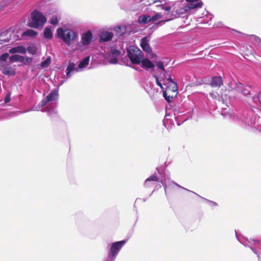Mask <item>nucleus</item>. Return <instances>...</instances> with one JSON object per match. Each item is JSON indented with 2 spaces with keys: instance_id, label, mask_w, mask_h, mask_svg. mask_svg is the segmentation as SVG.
<instances>
[{
  "instance_id": "1",
  "label": "nucleus",
  "mask_w": 261,
  "mask_h": 261,
  "mask_svg": "<svg viewBox=\"0 0 261 261\" xmlns=\"http://www.w3.org/2000/svg\"><path fill=\"white\" fill-rule=\"evenodd\" d=\"M167 63L165 61H160L156 63V66L158 70H160V74L158 75L154 74V77L155 79L156 84L160 87L163 91L164 97L168 101L169 98L173 96L172 94L168 96L170 92L175 93L176 94L178 91V87L177 83L174 81L172 77V75L169 71L165 70V66Z\"/></svg>"
},
{
  "instance_id": "2",
  "label": "nucleus",
  "mask_w": 261,
  "mask_h": 261,
  "mask_svg": "<svg viewBox=\"0 0 261 261\" xmlns=\"http://www.w3.org/2000/svg\"><path fill=\"white\" fill-rule=\"evenodd\" d=\"M127 56L133 64H140L148 69L154 67V64L148 59H144L143 53L137 47L130 46L127 49Z\"/></svg>"
},
{
  "instance_id": "3",
  "label": "nucleus",
  "mask_w": 261,
  "mask_h": 261,
  "mask_svg": "<svg viewBox=\"0 0 261 261\" xmlns=\"http://www.w3.org/2000/svg\"><path fill=\"white\" fill-rule=\"evenodd\" d=\"M236 236L239 242L244 246L249 247L261 261V239L249 240L243 236H239L236 231Z\"/></svg>"
},
{
  "instance_id": "4",
  "label": "nucleus",
  "mask_w": 261,
  "mask_h": 261,
  "mask_svg": "<svg viewBox=\"0 0 261 261\" xmlns=\"http://www.w3.org/2000/svg\"><path fill=\"white\" fill-rule=\"evenodd\" d=\"M57 34L58 37L61 38L68 46H70L72 41L76 40L78 36L77 34L73 30L62 28L57 29Z\"/></svg>"
},
{
  "instance_id": "5",
  "label": "nucleus",
  "mask_w": 261,
  "mask_h": 261,
  "mask_svg": "<svg viewBox=\"0 0 261 261\" xmlns=\"http://www.w3.org/2000/svg\"><path fill=\"white\" fill-rule=\"evenodd\" d=\"M46 21V19L42 13L37 10H34L31 13V20L28 25L33 28H41Z\"/></svg>"
},
{
  "instance_id": "6",
  "label": "nucleus",
  "mask_w": 261,
  "mask_h": 261,
  "mask_svg": "<svg viewBox=\"0 0 261 261\" xmlns=\"http://www.w3.org/2000/svg\"><path fill=\"white\" fill-rule=\"evenodd\" d=\"M90 56H88L84 58L79 63L78 67H76L75 65L73 62H69L66 69V77L70 78L76 72L79 71V69H82L86 67L89 63Z\"/></svg>"
},
{
  "instance_id": "7",
  "label": "nucleus",
  "mask_w": 261,
  "mask_h": 261,
  "mask_svg": "<svg viewBox=\"0 0 261 261\" xmlns=\"http://www.w3.org/2000/svg\"><path fill=\"white\" fill-rule=\"evenodd\" d=\"M126 242V241L123 240L112 243L108 252V257L106 260L108 261H115L119 251L124 245Z\"/></svg>"
},
{
  "instance_id": "8",
  "label": "nucleus",
  "mask_w": 261,
  "mask_h": 261,
  "mask_svg": "<svg viewBox=\"0 0 261 261\" xmlns=\"http://www.w3.org/2000/svg\"><path fill=\"white\" fill-rule=\"evenodd\" d=\"M160 182H161L162 184V185L164 187L166 195H167L166 191H167V188H172V187L173 186H177L180 188L183 189L186 191L191 192V191L189 190L188 189H187L181 187V186L178 185L177 184L175 183L173 181L171 180L170 179V178H169L168 177H165L164 180H160ZM191 192H192L191 191Z\"/></svg>"
},
{
  "instance_id": "9",
  "label": "nucleus",
  "mask_w": 261,
  "mask_h": 261,
  "mask_svg": "<svg viewBox=\"0 0 261 261\" xmlns=\"http://www.w3.org/2000/svg\"><path fill=\"white\" fill-rule=\"evenodd\" d=\"M188 11L186 5L185 4H182L179 2L175 3L173 8V12H175V14L179 16H181Z\"/></svg>"
},
{
  "instance_id": "10",
  "label": "nucleus",
  "mask_w": 261,
  "mask_h": 261,
  "mask_svg": "<svg viewBox=\"0 0 261 261\" xmlns=\"http://www.w3.org/2000/svg\"><path fill=\"white\" fill-rule=\"evenodd\" d=\"M120 54V51L116 49L112 48L108 55V61L112 64H117L118 58Z\"/></svg>"
},
{
  "instance_id": "11",
  "label": "nucleus",
  "mask_w": 261,
  "mask_h": 261,
  "mask_svg": "<svg viewBox=\"0 0 261 261\" xmlns=\"http://www.w3.org/2000/svg\"><path fill=\"white\" fill-rule=\"evenodd\" d=\"M92 38L91 32L88 31L82 35L81 43L83 46H88L92 42Z\"/></svg>"
},
{
  "instance_id": "12",
  "label": "nucleus",
  "mask_w": 261,
  "mask_h": 261,
  "mask_svg": "<svg viewBox=\"0 0 261 261\" xmlns=\"http://www.w3.org/2000/svg\"><path fill=\"white\" fill-rule=\"evenodd\" d=\"M233 88L238 91L241 92L245 96H247L250 93V88L248 87H244L243 84L241 83H236Z\"/></svg>"
},
{
  "instance_id": "13",
  "label": "nucleus",
  "mask_w": 261,
  "mask_h": 261,
  "mask_svg": "<svg viewBox=\"0 0 261 261\" xmlns=\"http://www.w3.org/2000/svg\"><path fill=\"white\" fill-rule=\"evenodd\" d=\"M56 108L57 105L52 103L46 108H43L42 111L46 112L48 115L50 117H54L57 114Z\"/></svg>"
},
{
  "instance_id": "14",
  "label": "nucleus",
  "mask_w": 261,
  "mask_h": 261,
  "mask_svg": "<svg viewBox=\"0 0 261 261\" xmlns=\"http://www.w3.org/2000/svg\"><path fill=\"white\" fill-rule=\"evenodd\" d=\"M37 35L38 33L36 31L32 29H28L22 33L21 37L25 40H29Z\"/></svg>"
},
{
  "instance_id": "15",
  "label": "nucleus",
  "mask_w": 261,
  "mask_h": 261,
  "mask_svg": "<svg viewBox=\"0 0 261 261\" xmlns=\"http://www.w3.org/2000/svg\"><path fill=\"white\" fill-rule=\"evenodd\" d=\"M113 37V34L112 32H102L99 35V41L100 42H107L111 40Z\"/></svg>"
},
{
  "instance_id": "16",
  "label": "nucleus",
  "mask_w": 261,
  "mask_h": 261,
  "mask_svg": "<svg viewBox=\"0 0 261 261\" xmlns=\"http://www.w3.org/2000/svg\"><path fill=\"white\" fill-rule=\"evenodd\" d=\"M153 181H160V180L158 178L156 174L150 176L145 180L144 184V187L146 188H150L153 185Z\"/></svg>"
},
{
  "instance_id": "17",
  "label": "nucleus",
  "mask_w": 261,
  "mask_h": 261,
  "mask_svg": "<svg viewBox=\"0 0 261 261\" xmlns=\"http://www.w3.org/2000/svg\"><path fill=\"white\" fill-rule=\"evenodd\" d=\"M149 39L147 37H144L141 40L140 45L144 51L147 53L151 51V49L149 45Z\"/></svg>"
},
{
  "instance_id": "18",
  "label": "nucleus",
  "mask_w": 261,
  "mask_h": 261,
  "mask_svg": "<svg viewBox=\"0 0 261 261\" xmlns=\"http://www.w3.org/2000/svg\"><path fill=\"white\" fill-rule=\"evenodd\" d=\"M2 72L3 74L10 76L15 74V69L10 66H5L2 68Z\"/></svg>"
},
{
  "instance_id": "19",
  "label": "nucleus",
  "mask_w": 261,
  "mask_h": 261,
  "mask_svg": "<svg viewBox=\"0 0 261 261\" xmlns=\"http://www.w3.org/2000/svg\"><path fill=\"white\" fill-rule=\"evenodd\" d=\"M223 84V80L221 76H214L212 77L211 86L213 87H220Z\"/></svg>"
},
{
  "instance_id": "20",
  "label": "nucleus",
  "mask_w": 261,
  "mask_h": 261,
  "mask_svg": "<svg viewBox=\"0 0 261 261\" xmlns=\"http://www.w3.org/2000/svg\"><path fill=\"white\" fill-rule=\"evenodd\" d=\"M9 51L12 54L15 53L25 54L27 53V49L23 46L20 45L11 48Z\"/></svg>"
},
{
  "instance_id": "21",
  "label": "nucleus",
  "mask_w": 261,
  "mask_h": 261,
  "mask_svg": "<svg viewBox=\"0 0 261 261\" xmlns=\"http://www.w3.org/2000/svg\"><path fill=\"white\" fill-rule=\"evenodd\" d=\"M189 3V4H186L188 11L201 8L203 5V3L201 1H199L196 3H194L195 2Z\"/></svg>"
},
{
  "instance_id": "22",
  "label": "nucleus",
  "mask_w": 261,
  "mask_h": 261,
  "mask_svg": "<svg viewBox=\"0 0 261 261\" xmlns=\"http://www.w3.org/2000/svg\"><path fill=\"white\" fill-rule=\"evenodd\" d=\"M58 98V92L57 90H55L51 92L46 97V99L47 100L48 102L54 100H56Z\"/></svg>"
},
{
  "instance_id": "23",
  "label": "nucleus",
  "mask_w": 261,
  "mask_h": 261,
  "mask_svg": "<svg viewBox=\"0 0 261 261\" xmlns=\"http://www.w3.org/2000/svg\"><path fill=\"white\" fill-rule=\"evenodd\" d=\"M8 32L7 31L3 32L0 34V43L1 44L7 43L9 41L10 37L7 36Z\"/></svg>"
},
{
  "instance_id": "24",
  "label": "nucleus",
  "mask_w": 261,
  "mask_h": 261,
  "mask_svg": "<svg viewBox=\"0 0 261 261\" xmlns=\"http://www.w3.org/2000/svg\"><path fill=\"white\" fill-rule=\"evenodd\" d=\"M151 20L150 16L147 15L140 16L138 19V22L140 24H146Z\"/></svg>"
},
{
  "instance_id": "25",
  "label": "nucleus",
  "mask_w": 261,
  "mask_h": 261,
  "mask_svg": "<svg viewBox=\"0 0 261 261\" xmlns=\"http://www.w3.org/2000/svg\"><path fill=\"white\" fill-rule=\"evenodd\" d=\"M48 102L46 98L42 99L41 102L38 105V106L33 109L34 111H42L41 109Z\"/></svg>"
},
{
  "instance_id": "26",
  "label": "nucleus",
  "mask_w": 261,
  "mask_h": 261,
  "mask_svg": "<svg viewBox=\"0 0 261 261\" xmlns=\"http://www.w3.org/2000/svg\"><path fill=\"white\" fill-rule=\"evenodd\" d=\"M44 36L47 39H50L53 37V32L50 28H45L44 31Z\"/></svg>"
},
{
  "instance_id": "27",
  "label": "nucleus",
  "mask_w": 261,
  "mask_h": 261,
  "mask_svg": "<svg viewBox=\"0 0 261 261\" xmlns=\"http://www.w3.org/2000/svg\"><path fill=\"white\" fill-rule=\"evenodd\" d=\"M192 193H194L195 194H196L197 196H199V197H200V196H199V195H198V194H197L196 193H194V192H193ZM200 197H201L202 199H203V200H204V201H205V202H206V203H207V204H208L210 206H211V207L216 206H217V205H218V204H217V203H216V202H214V201H211V200H208V199H206V198H203V197H201V196H200Z\"/></svg>"
},
{
  "instance_id": "28",
  "label": "nucleus",
  "mask_w": 261,
  "mask_h": 261,
  "mask_svg": "<svg viewBox=\"0 0 261 261\" xmlns=\"http://www.w3.org/2000/svg\"><path fill=\"white\" fill-rule=\"evenodd\" d=\"M51 62V60L49 57L47 58L45 60L42 62L40 65L42 68H47Z\"/></svg>"
},
{
  "instance_id": "29",
  "label": "nucleus",
  "mask_w": 261,
  "mask_h": 261,
  "mask_svg": "<svg viewBox=\"0 0 261 261\" xmlns=\"http://www.w3.org/2000/svg\"><path fill=\"white\" fill-rule=\"evenodd\" d=\"M245 122L248 125H252L255 123V120L253 119V118L252 117H249L247 116L245 120Z\"/></svg>"
},
{
  "instance_id": "30",
  "label": "nucleus",
  "mask_w": 261,
  "mask_h": 261,
  "mask_svg": "<svg viewBox=\"0 0 261 261\" xmlns=\"http://www.w3.org/2000/svg\"><path fill=\"white\" fill-rule=\"evenodd\" d=\"M28 52L34 55H35L36 54V52H37V48L35 46H34V45H32V46H29L28 47Z\"/></svg>"
},
{
  "instance_id": "31",
  "label": "nucleus",
  "mask_w": 261,
  "mask_h": 261,
  "mask_svg": "<svg viewBox=\"0 0 261 261\" xmlns=\"http://www.w3.org/2000/svg\"><path fill=\"white\" fill-rule=\"evenodd\" d=\"M59 19L57 15H53L49 22L53 25H56L58 23Z\"/></svg>"
},
{
  "instance_id": "32",
  "label": "nucleus",
  "mask_w": 261,
  "mask_h": 261,
  "mask_svg": "<svg viewBox=\"0 0 261 261\" xmlns=\"http://www.w3.org/2000/svg\"><path fill=\"white\" fill-rule=\"evenodd\" d=\"M9 59V55L8 53H5L0 56V62H6Z\"/></svg>"
},
{
  "instance_id": "33",
  "label": "nucleus",
  "mask_w": 261,
  "mask_h": 261,
  "mask_svg": "<svg viewBox=\"0 0 261 261\" xmlns=\"http://www.w3.org/2000/svg\"><path fill=\"white\" fill-rule=\"evenodd\" d=\"M33 60V58L29 57H23V63L28 65L30 64Z\"/></svg>"
},
{
  "instance_id": "34",
  "label": "nucleus",
  "mask_w": 261,
  "mask_h": 261,
  "mask_svg": "<svg viewBox=\"0 0 261 261\" xmlns=\"http://www.w3.org/2000/svg\"><path fill=\"white\" fill-rule=\"evenodd\" d=\"M253 100L255 102L258 101L261 104V93H258L257 96L253 97Z\"/></svg>"
},
{
  "instance_id": "35",
  "label": "nucleus",
  "mask_w": 261,
  "mask_h": 261,
  "mask_svg": "<svg viewBox=\"0 0 261 261\" xmlns=\"http://www.w3.org/2000/svg\"><path fill=\"white\" fill-rule=\"evenodd\" d=\"M11 99V93L8 92L7 95H6L5 99H4V102L5 103H7L10 101Z\"/></svg>"
},
{
  "instance_id": "36",
  "label": "nucleus",
  "mask_w": 261,
  "mask_h": 261,
  "mask_svg": "<svg viewBox=\"0 0 261 261\" xmlns=\"http://www.w3.org/2000/svg\"><path fill=\"white\" fill-rule=\"evenodd\" d=\"M16 62H19L23 63V57L20 55H18V56L16 57Z\"/></svg>"
},
{
  "instance_id": "37",
  "label": "nucleus",
  "mask_w": 261,
  "mask_h": 261,
  "mask_svg": "<svg viewBox=\"0 0 261 261\" xmlns=\"http://www.w3.org/2000/svg\"><path fill=\"white\" fill-rule=\"evenodd\" d=\"M18 56V55H15L13 56H11L9 57V60L10 62H11L12 61H16V57Z\"/></svg>"
},
{
  "instance_id": "38",
  "label": "nucleus",
  "mask_w": 261,
  "mask_h": 261,
  "mask_svg": "<svg viewBox=\"0 0 261 261\" xmlns=\"http://www.w3.org/2000/svg\"><path fill=\"white\" fill-rule=\"evenodd\" d=\"M162 9L166 11L169 12L171 10V7L168 6H162Z\"/></svg>"
},
{
  "instance_id": "39",
  "label": "nucleus",
  "mask_w": 261,
  "mask_h": 261,
  "mask_svg": "<svg viewBox=\"0 0 261 261\" xmlns=\"http://www.w3.org/2000/svg\"><path fill=\"white\" fill-rule=\"evenodd\" d=\"M252 37L253 38V39L256 42L259 43V42L261 41L259 37L255 35H252Z\"/></svg>"
},
{
  "instance_id": "40",
  "label": "nucleus",
  "mask_w": 261,
  "mask_h": 261,
  "mask_svg": "<svg viewBox=\"0 0 261 261\" xmlns=\"http://www.w3.org/2000/svg\"><path fill=\"white\" fill-rule=\"evenodd\" d=\"M160 18H161L160 15L158 14L155 15L154 16H153L151 18V20H156Z\"/></svg>"
},
{
  "instance_id": "41",
  "label": "nucleus",
  "mask_w": 261,
  "mask_h": 261,
  "mask_svg": "<svg viewBox=\"0 0 261 261\" xmlns=\"http://www.w3.org/2000/svg\"><path fill=\"white\" fill-rule=\"evenodd\" d=\"M208 17H209V18H209V19H210V20H211V19H212V15H210V16H209Z\"/></svg>"
},
{
  "instance_id": "42",
  "label": "nucleus",
  "mask_w": 261,
  "mask_h": 261,
  "mask_svg": "<svg viewBox=\"0 0 261 261\" xmlns=\"http://www.w3.org/2000/svg\"><path fill=\"white\" fill-rule=\"evenodd\" d=\"M156 169L158 170V168ZM158 173H160V171L159 170H158Z\"/></svg>"
}]
</instances>
